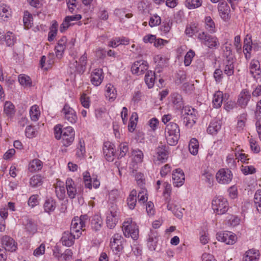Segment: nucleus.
<instances>
[{
    "instance_id": "obj_29",
    "label": "nucleus",
    "mask_w": 261,
    "mask_h": 261,
    "mask_svg": "<svg viewBox=\"0 0 261 261\" xmlns=\"http://www.w3.org/2000/svg\"><path fill=\"white\" fill-rule=\"evenodd\" d=\"M42 165V162L40 160L34 159L29 163L28 170L31 172H36L41 170Z\"/></svg>"
},
{
    "instance_id": "obj_59",
    "label": "nucleus",
    "mask_w": 261,
    "mask_h": 261,
    "mask_svg": "<svg viewBox=\"0 0 261 261\" xmlns=\"http://www.w3.org/2000/svg\"><path fill=\"white\" fill-rule=\"evenodd\" d=\"M172 25V21L170 20L163 22V25L161 27V31L165 34L168 33L171 28Z\"/></svg>"
},
{
    "instance_id": "obj_44",
    "label": "nucleus",
    "mask_w": 261,
    "mask_h": 261,
    "mask_svg": "<svg viewBox=\"0 0 261 261\" xmlns=\"http://www.w3.org/2000/svg\"><path fill=\"white\" fill-rule=\"evenodd\" d=\"M128 151V146L126 143H121L119 145V150L116 154L118 158L124 157Z\"/></svg>"
},
{
    "instance_id": "obj_36",
    "label": "nucleus",
    "mask_w": 261,
    "mask_h": 261,
    "mask_svg": "<svg viewBox=\"0 0 261 261\" xmlns=\"http://www.w3.org/2000/svg\"><path fill=\"white\" fill-rule=\"evenodd\" d=\"M23 223L25 226V229L30 233L33 234L37 231V225L31 219L25 218Z\"/></svg>"
},
{
    "instance_id": "obj_39",
    "label": "nucleus",
    "mask_w": 261,
    "mask_h": 261,
    "mask_svg": "<svg viewBox=\"0 0 261 261\" xmlns=\"http://www.w3.org/2000/svg\"><path fill=\"white\" fill-rule=\"evenodd\" d=\"M168 144L171 146L175 145L179 140L180 134H165Z\"/></svg>"
},
{
    "instance_id": "obj_14",
    "label": "nucleus",
    "mask_w": 261,
    "mask_h": 261,
    "mask_svg": "<svg viewBox=\"0 0 261 261\" xmlns=\"http://www.w3.org/2000/svg\"><path fill=\"white\" fill-rule=\"evenodd\" d=\"M158 233L156 231L150 230L147 237V245L151 251L155 250L158 242Z\"/></svg>"
},
{
    "instance_id": "obj_32",
    "label": "nucleus",
    "mask_w": 261,
    "mask_h": 261,
    "mask_svg": "<svg viewBox=\"0 0 261 261\" xmlns=\"http://www.w3.org/2000/svg\"><path fill=\"white\" fill-rule=\"evenodd\" d=\"M4 112L8 117H13L15 114V107L11 101H7L5 102Z\"/></svg>"
},
{
    "instance_id": "obj_33",
    "label": "nucleus",
    "mask_w": 261,
    "mask_h": 261,
    "mask_svg": "<svg viewBox=\"0 0 261 261\" xmlns=\"http://www.w3.org/2000/svg\"><path fill=\"white\" fill-rule=\"evenodd\" d=\"M116 90L111 84H108L106 86V96L109 100H114L116 97Z\"/></svg>"
},
{
    "instance_id": "obj_24",
    "label": "nucleus",
    "mask_w": 261,
    "mask_h": 261,
    "mask_svg": "<svg viewBox=\"0 0 261 261\" xmlns=\"http://www.w3.org/2000/svg\"><path fill=\"white\" fill-rule=\"evenodd\" d=\"M259 256L260 254L258 250L251 249L245 253L243 261H258Z\"/></svg>"
},
{
    "instance_id": "obj_34",
    "label": "nucleus",
    "mask_w": 261,
    "mask_h": 261,
    "mask_svg": "<svg viewBox=\"0 0 261 261\" xmlns=\"http://www.w3.org/2000/svg\"><path fill=\"white\" fill-rule=\"evenodd\" d=\"M155 79V73L151 70L147 71L145 76V82L149 88L153 87Z\"/></svg>"
},
{
    "instance_id": "obj_50",
    "label": "nucleus",
    "mask_w": 261,
    "mask_h": 261,
    "mask_svg": "<svg viewBox=\"0 0 261 261\" xmlns=\"http://www.w3.org/2000/svg\"><path fill=\"white\" fill-rule=\"evenodd\" d=\"M10 15V9L9 6L5 4L0 5V16L2 18H7Z\"/></svg>"
},
{
    "instance_id": "obj_43",
    "label": "nucleus",
    "mask_w": 261,
    "mask_h": 261,
    "mask_svg": "<svg viewBox=\"0 0 261 261\" xmlns=\"http://www.w3.org/2000/svg\"><path fill=\"white\" fill-rule=\"evenodd\" d=\"M248 36V35H247L246 37V38L244 39V54L246 55V58H247L246 54L250 53V51L251 50V48L252 47V45L253 44L252 43V40L251 39V37H249V38H247Z\"/></svg>"
},
{
    "instance_id": "obj_28",
    "label": "nucleus",
    "mask_w": 261,
    "mask_h": 261,
    "mask_svg": "<svg viewBox=\"0 0 261 261\" xmlns=\"http://www.w3.org/2000/svg\"><path fill=\"white\" fill-rule=\"evenodd\" d=\"M56 207V202L52 198H47L43 204V208L44 212L47 213H50L54 211Z\"/></svg>"
},
{
    "instance_id": "obj_41",
    "label": "nucleus",
    "mask_w": 261,
    "mask_h": 261,
    "mask_svg": "<svg viewBox=\"0 0 261 261\" xmlns=\"http://www.w3.org/2000/svg\"><path fill=\"white\" fill-rule=\"evenodd\" d=\"M30 115L32 121H36L38 120L40 113L39 107L37 105H34L31 108Z\"/></svg>"
},
{
    "instance_id": "obj_21",
    "label": "nucleus",
    "mask_w": 261,
    "mask_h": 261,
    "mask_svg": "<svg viewBox=\"0 0 261 261\" xmlns=\"http://www.w3.org/2000/svg\"><path fill=\"white\" fill-rule=\"evenodd\" d=\"M102 70L101 69H95L91 74V82L93 85L98 86L101 83L103 76Z\"/></svg>"
},
{
    "instance_id": "obj_26",
    "label": "nucleus",
    "mask_w": 261,
    "mask_h": 261,
    "mask_svg": "<svg viewBox=\"0 0 261 261\" xmlns=\"http://www.w3.org/2000/svg\"><path fill=\"white\" fill-rule=\"evenodd\" d=\"M224 72L227 76L232 75L234 73V65L233 58H229L224 60Z\"/></svg>"
},
{
    "instance_id": "obj_2",
    "label": "nucleus",
    "mask_w": 261,
    "mask_h": 261,
    "mask_svg": "<svg viewBox=\"0 0 261 261\" xmlns=\"http://www.w3.org/2000/svg\"><path fill=\"white\" fill-rule=\"evenodd\" d=\"M212 208L216 214L223 215L228 210L227 199L222 196L215 197L212 201Z\"/></svg>"
},
{
    "instance_id": "obj_48",
    "label": "nucleus",
    "mask_w": 261,
    "mask_h": 261,
    "mask_svg": "<svg viewBox=\"0 0 261 261\" xmlns=\"http://www.w3.org/2000/svg\"><path fill=\"white\" fill-rule=\"evenodd\" d=\"M254 205L258 212L261 213V189L258 190L254 195Z\"/></svg>"
},
{
    "instance_id": "obj_15",
    "label": "nucleus",
    "mask_w": 261,
    "mask_h": 261,
    "mask_svg": "<svg viewBox=\"0 0 261 261\" xmlns=\"http://www.w3.org/2000/svg\"><path fill=\"white\" fill-rule=\"evenodd\" d=\"M110 245L113 251H115L116 253L121 251L123 248L121 236L119 233L115 234L111 241Z\"/></svg>"
},
{
    "instance_id": "obj_9",
    "label": "nucleus",
    "mask_w": 261,
    "mask_h": 261,
    "mask_svg": "<svg viewBox=\"0 0 261 261\" xmlns=\"http://www.w3.org/2000/svg\"><path fill=\"white\" fill-rule=\"evenodd\" d=\"M87 57L85 53L79 59V61H74L73 63H70V67L74 72H76L79 73H83L86 69L87 65Z\"/></svg>"
},
{
    "instance_id": "obj_45",
    "label": "nucleus",
    "mask_w": 261,
    "mask_h": 261,
    "mask_svg": "<svg viewBox=\"0 0 261 261\" xmlns=\"http://www.w3.org/2000/svg\"><path fill=\"white\" fill-rule=\"evenodd\" d=\"M205 28L211 33L215 32V25L211 17L207 16L205 19Z\"/></svg>"
},
{
    "instance_id": "obj_22",
    "label": "nucleus",
    "mask_w": 261,
    "mask_h": 261,
    "mask_svg": "<svg viewBox=\"0 0 261 261\" xmlns=\"http://www.w3.org/2000/svg\"><path fill=\"white\" fill-rule=\"evenodd\" d=\"M250 73L253 77L258 80L260 78V64L257 60H252L250 64Z\"/></svg>"
},
{
    "instance_id": "obj_37",
    "label": "nucleus",
    "mask_w": 261,
    "mask_h": 261,
    "mask_svg": "<svg viewBox=\"0 0 261 261\" xmlns=\"http://www.w3.org/2000/svg\"><path fill=\"white\" fill-rule=\"evenodd\" d=\"M180 134V130L178 125L174 122H170L167 124L165 129V134Z\"/></svg>"
},
{
    "instance_id": "obj_12",
    "label": "nucleus",
    "mask_w": 261,
    "mask_h": 261,
    "mask_svg": "<svg viewBox=\"0 0 261 261\" xmlns=\"http://www.w3.org/2000/svg\"><path fill=\"white\" fill-rule=\"evenodd\" d=\"M118 219L116 207L112 206L107 215V226L110 229L114 228L118 222Z\"/></svg>"
},
{
    "instance_id": "obj_63",
    "label": "nucleus",
    "mask_w": 261,
    "mask_h": 261,
    "mask_svg": "<svg viewBox=\"0 0 261 261\" xmlns=\"http://www.w3.org/2000/svg\"><path fill=\"white\" fill-rule=\"evenodd\" d=\"M241 171L245 175H247L255 173L256 169L252 166H242Z\"/></svg>"
},
{
    "instance_id": "obj_11",
    "label": "nucleus",
    "mask_w": 261,
    "mask_h": 261,
    "mask_svg": "<svg viewBox=\"0 0 261 261\" xmlns=\"http://www.w3.org/2000/svg\"><path fill=\"white\" fill-rule=\"evenodd\" d=\"M65 120L70 123H74L77 120V117L74 110L71 108L69 105L65 104L62 110Z\"/></svg>"
},
{
    "instance_id": "obj_61",
    "label": "nucleus",
    "mask_w": 261,
    "mask_h": 261,
    "mask_svg": "<svg viewBox=\"0 0 261 261\" xmlns=\"http://www.w3.org/2000/svg\"><path fill=\"white\" fill-rule=\"evenodd\" d=\"M231 44L230 43H228V42H226L224 44V55L226 57V59H228L229 58H233L231 56Z\"/></svg>"
},
{
    "instance_id": "obj_27",
    "label": "nucleus",
    "mask_w": 261,
    "mask_h": 261,
    "mask_svg": "<svg viewBox=\"0 0 261 261\" xmlns=\"http://www.w3.org/2000/svg\"><path fill=\"white\" fill-rule=\"evenodd\" d=\"M172 102L176 109L181 110L185 107L181 96L177 93H174L172 95Z\"/></svg>"
},
{
    "instance_id": "obj_58",
    "label": "nucleus",
    "mask_w": 261,
    "mask_h": 261,
    "mask_svg": "<svg viewBox=\"0 0 261 261\" xmlns=\"http://www.w3.org/2000/svg\"><path fill=\"white\" fill-rule=\"evenodd\" d=\"M83 179L85 182V186L86 188L91 189L92 188L91 178L90 173L86 171L83 173Z\"/></svg>"
},
{
    "instance_id": "obj_1",
    "label": "nucleus",
    "mask_w": 261,
    "mask_h": 261,
    "mask_svg": "<svg viewBox=\"0 0 261 261\" xmlns=\"http://www.w3.org/2000/svg\"><path fill=\"white\" fill-rule=\"evenodd\" d=\"M181 119L186 126L191 128L196 123L198 113L196 109L189 106L181 109Z\"/></svg>"
},
{
    "instance_id": "obj_31",
    "label": "nucleus",
    "mask_w": 261,
    "mask_h": 261,
    "mask_svg": "<svg viewBox=\"0 0 261 261\" xmlns=\"http://www.w3.org/2000/svg\"><path fill=\"white\" fill-rule=\"evenodd\" d=\"M137 191L135 189L133 190L127 199V203L130 210L135 208L137 203Z\"/></svg>"
},
{
    "instance_id": "obj_16",
    "label": "nucleus",
    "mask_w": 261,
    "mask_h": 261,
    "mask_svg": "<svg viewBox=\"0 0 261 261\" xmlns=\"http://www.w3.org/2000/svg\"><path fill=\"white\" fill-rule=\"evenodd\" d=\"M251 98L250 92L247 89H243L238 96V104L242 108H245Z\"/></svg>"
},
{
    "instance_id": "obj_49",
    "label": "nucleus",
    "mask_w": 261,
    "mask_h": 261,
    "mask_svg": "<svg viewBox=\"0 0 261 261\" xmlns=\"http://www.w3.org/2000/svg\"><path fill=\"white\" fill-rule=\"evenodd\" d=\"M132 155L134 156V161L136 163H141L143 160V153L141 150L134 149L132 151Z\"/></svg>"
},
{
    "instance_id": "obj_62",
    "label": "nucleus",
    "mask_w": 261,
    "mask_h": 261,
    "mask_svg": "<svg viewBox=\"0 0 261 261\" xmlns=\"http://www.w3.org/2000/svg\"><path fill=\"white\" fill-rule=\"evenodd\" d=\"M161 22V19L160 16L157 15H153L150 18L149 21V25L151 27H154L155 25H159Z\"/></svg>"
},
{
    "instance_id": "obj_30",
    "label": "nucleus",
    "mask_w": 261,
    "mask_h": 261,
    "mask_svg": "<svg viewBox=\"0 0 261 261\" xmlns=\"http://www.w3.org/2000/svg\"><path fill=\"white\" fill-rule=\"evenodd\" d=\"M129 40L128 38L125 37H118L115 38L112 41L109 42L108 45L110 47L115 48L120 44L126 45L129 43Z\"/></svg>"
},
{
    "instance_id": "obj_51",
    "label": "nucleus",
    "mask_w": 261,
    "mask_h": 261,
    "mask_svg": "<svg viewBox=\"0 0 261 261\" xmlns=\"http://www.w3.org/2000/svg\"><path fill=\"white\" fill-rule=\"evenodd\" d=\"M202 179L204 180L209 186H212L213 182V174L207 170H204L202 173Z\"/></svg>"
},
{
    "instance_id": "obj_46",
    "label": "nucleus",
    "mask_w": 261,
    "mask_h": 261,
    "mask_svg": "<svg viewBox=\"0 0 261 261\" xmlns=\"http://www.w3.org/2000/svg\"><path fill=\"white\" fill-rule=\"evenodd\" d=\"M202 3V0H186L185 5L188 9H193L201 6Z\"/></svg>"
},
{
    "instance_id": "obj_47",
    "label": "nucleus",
    "mask_w": 261,
    "mask_h": 261,
    "mask_svg": "<svg viewBox=\"0 0 261 261\" xmlns=\"http://www.w3.org/2000/svg\"><path fill=\"white\" fill-rule=\"evenodd\" d=\"M5 40L8 46H12L16 41L15 35L11 32L7 33L5 37Z\"/></svg>"
},
{
    "instance_id": "obj_19",
    "label": "nucleus",
    "mask_w": 261,
    "mask_h": 261,
    "mask_svg": "<svg viewBox=\"0 0 261 261\" xmlns=\"http://www.w3.org/2000/svg\"><path fill=\"white\" fill-rule=\"evenodd\" d=\"M2 242L6 251L13 252L16 250L17 246L15 241L12 238L7 236H4Z\"/></svg>"
},
{
    "instance_id": "obj_8",
    "label": "nucleus",
    "mask_w": 261,
    "mask_h": 261,
    "mask_svg": "<svg viewBox=\"0 0 261 261\" xmlns=\"http://www.w3.org/2000/svg\"><path fill=\"white\" fill-rule=\"evenodd\" d=\"M75 132L71 126H67L63 129L62 142L64 146H68L71 144L74 139Z\"/></svg>"
},
{
    "instance_id": "obj_10",
    "label": "nucleus",
    "mask_w": 261,
    "mask_h": 261,
    "mask_svg": "<svg viewBox=\"0 0 261 261\" xmlns=\"http://www.w3.org/2000/svg\"><path fill=\"white\" fill-rule=\"evenodd\" d=\"M216 238L219 241L225 243L228 245L233 244L237 240L236 235L230 231L219 232L216 234Z\"/></svg>"
},
{
    "instance_id": "obj_42",
    "label": "nucleus",
    "mask_w": 261,
    "mask_h": 261,
    "mask_svg": "<svg viewBox=\"0 0 261 261\" xmlns=\"http://www.w3.org/2000/svg\"><path fill=\"white\" fill-rule=\"evenodd\" d=\"M42 178L41 175H35L33 176L30 180V185L33 188H36L42 184Z\"/></svg>"
},
{
    "instance_id": "obj_5",
    "label": "nucleus",
    "mask_w": 261,
    "mask_h": 261,
    "mask_svg": "<svg viewBox=\"0 0 261 261\" xmlns=\"http://www.w3.org/2000/svg\"><path fill=\"white\" fill-rule=\"evenodd\" d=\"M198 38L210 48H217L219 45L218 39L216 37L210 35L204 32L199 33Z\"/></svg>"
},
{
    "instance_id": "obj_6",
    "label": "nucleus",
    "mask_w": 261,
    "mask_h": 261,
    "mask_svg": "<svg viewBox=\"0 0 261 261\" xmlns=\"http://www.w3.org/2000/svg\"><path fill=\"white\" fill-rule=\"evenodd\" d=\"M167 148L168 147L166 145H161L155 149L153 156V161L155 163L157 162L164 163L167 160L169 155Z\"/></svg>"
},
{
    "instance_id": "obj_23",
    "label": "nucleus",
    "mask_w": 261,
    "mask_h": 261,
    "mask_svg": "<svg viewBox=\"0 0 261 261\" xmlns=\"http://www.w3.org/2000/svg\"><path fill=\"white\" fill-rule=\"evenodd\" d=\"M66 188L68 197L73 199L75 197L77 190L74 181L70 178H68L66 180Z\"/></svg>"
},
{
    "instance_id": "obj_56",
    "label": "nucleus",
    "mask_w": 261,
    "mask_h": 261,
    "mask_svg": "<svg viewBox=\"0 0 261 261\" xmlns=\"http://www.w3.org/2000/svg\"><path fill=\"white\" fill-rule=\"evenodd\" d=\"M23 20L25 28L29 29L32 27L33 17L31 14H24Z\"/></svg>"
},
{
    "instance_id": "obj_53",
    "label": "nucleus",
    "mask_w": 261,
    "mask_h": 261,
    "mask_svg": "<svg viewBox=\"0 0 261 261\" xmlns=\"http://www.w3.org/2000/svg\"><path fill=\"white\" fill-rule=\"evenodd\" d=\"M18 81L22 86H30L31 85V81L30 77L24 74H20L18 76Z\"/></svg>"
},
{
    "instance_id": "obj_20",
    "label": "nucleus",
    "mask_w": 261,
    "mask_h": 261,
    "mask_svg": "<svg viewBox=\"0 0 261 261\" xmlns=\"http://www.w3.org/2000/svg\"><path fill=\"white\" fill-rule=\"evenodd\" d=\"M76 238V236L75 234H73L70 231H66L63 233L61 242L63 245L70 247L73 244Z\"/></svg>"
},
{
    "instance_id": "obj_17",
    "label": "nucleus",
    "mask_w": 261,
    "mask_h": 261,
    "mask_svg": "<svg viewBox=\"0 0 261 261\" xmlns=\"http://www.w3.org/2000/svg\"><path fill=\"white\" fill-rule=\"evenodd\" d=\"M173 184L175 187L182 186L185 181V174L182 170L177 169L172 173Z\"/></svg>"
},
{
    "instance_id": "obj_64",
    "label": "nucleus",
    "mask_w": 261,
    "mask_h": 261,
    "mask_svg": "<svg viewBox=\"0 0 261 261\" xmlns=\"http://www.w3.org/2000/svg\"><path fill=\"white\" fill-rule=\"evenodd\" d=\"M250 148L254 153H258L260 151V147L255 140L251 138L249 140Z\"/></svg>"
},
{
    "instance_id": "obj_38",
    "label": "nucleus",
    "mask_w": 261,
    "mask_h": 261,
    "mask_svg": "<svg viewBox=\"0 0 261 261\" xmlns=\"http://www.w3.org/2000/svg\"><path fill=\"white\" fill-rule=\"evenodd\" d=\"M223 99V93L220 91H217L214 95L213 103L214 107L219 108L221 106Z\"/></svg>"
},
{
    "instance_id": "obj_40",
    "label": "nucleus",
    "mask_w": 261,
    "mask_h": 261,
    "mask_svg": "<svg viewBox=\"0 0 261 261\" xmlns=\"http://www.w3.org/2000/svg\"><path fill=\"white\" fill-rule=\"evenodd\" d=\"M199 143L198 140L195 138L191 139L189 144V150L193 155H196L198 152Z\"/></svg>"
},
{
    "instance_id": "obj_13",
    "label": "nucleus",
    "mask_w": 261,
    "mask_h": 261,
    "mask_svg": "<svg viewBox=\"0 0 261 261\" xmlns=\"http://www.w3.org/2000/svg\"><path fill=\"white\" fill-rule=\"evenodd\" d=\"M148 67V64L146 61H137L133 64L131 67V70L133 74L140 75L144 73V72L147 70Z\"/></svg>"
},
{
    "instance_id": "obj_52",
    "label": "nucleus",
    "mask_w": 261,
    "mask_h": 261,
    "mask_svg": "<svg viewBox=\"0 0 261 261\" xmlns=\"http://www.w3.org/2000/svg\"><path fill=\"white\" fill-rule=\"evenodd\" d=\"M137 120L138 117L137 114H133L130 118L129 122L128 125V129L129 132H132L135 130L136 127Z\"/></svg>"
},
{
    "instance_id": "obj_3",
    "label": "nucleus",
    "mask_w": 261,
    "mask_h": 261,
    "mask_svg": "<svg viewBox=\"0 0 261 261\" xmlns=\"http://www.w3.org/2000/svg\"><path fill=\"white\" fill-rule=\"evenodd\" d=\"M122 230L125 237H131L133 240H136L139 237L138 226L131 219L124 221L123 224Z\"/></svg>"
},
{
    "instance_id": "obj_7",
    "label": "nucleus",
    "mask_w": 261,
    "mask_h": 261,
    "mask_svg": "<svg viewBox=\"0 0 261 261\" xmlns=\"http://www.w3.org/2000/svg\"><path fill=\"white\" fill-rule=\"evenodd\" d=\"M216 178L220 184H228L232 179V174L230 170L223 168L217 172Z\"/></svg>"
},
{
    "instance_id": "obj_25",
    "label": "nucleus",
    "mask_w": 261,
    "mask_h": 261,
    "mask_svg": "<svg viewBox=\"0 0 261 261\" xmlns=\"http://www.w3.org/2000/svg\"><path fill=\"white\" fill-rule=\"evenodd\" d=\"M91 227L95 231L100 229L102 225V220L101 217L98 215H94L91 218Z\"/></svg>"
},
{
    "instance_id": "obj_60",
    "label": "nucleus",
    "mask_w": 261,
    "mask_h": 261,
    "mask_svg": "<svg viewBox=\"0 0 261 261\" xmlns=\"http://www.w3.org/2000/svg\"><path fill=\"white\" fill-rule=\"evenodd\" d=\"M194 55L195 53L192 50H190L187 52L185 55L184 60V63L186 66H189L191 64L192 58L194 57Z\"/></svg>"
},
{
    "instance_id": "obj_35",
    "label": "nucleus",
    "mask_w": 261,
    "mask_h": 261,
    "mask_svg": "<svg viewBox=\"0 0 261 261\" xmlns=\"http://www.w3.org/2000/svg\"><path fill=\"white\" fill-rule=\"evenodd\" d=\"M221 128V124L219 121H213L211 122L207 129V131L208 133L215 135L218 132Z\"/></svg>"
},
{
    "instance_id": "obj_4",
    "label": "nucleus",
    "mask_w": 261,
    "mask_h": 261,
    "mask_svg": "<svg viewBox=\"0 0 261 261\" xmlns=\"http://www.w3.org/2000/svg\"><path fill=\"white\" fill-rule=\"evenodd\" d=\"M87 215H82L79 218H74L72 220L71 224L70 232L76 236V238L80 237L81 232L80 230L85 227V223L88 220Z\"/></svg>"
},
{
    "instance_id": "obj_57",
    "label": "nucleus",
    "mask_w": 261,
    "mask_h": 261,
    "mask_svg": "<svg viewBox=\"0 0 261 261\" xmlns=\"http://www.w3.org/2000/svg\"><path fill=\"white\" fill-rule=\"evenodd\" d=\"M72 252L71 250L67 249L64 253L61 254L60 261H68L72 258Z\"/></svg>"
},
{
    "instance_id": "obj_18",
    "label": "nucleus",
    "mask_w": 261,
    "mask_h": 261,
    "mask_svg": "<svg viewBox=\"0 0 261 261\" xmlns=\"http://www.w3.org/2000/svg\"><path fill=\"white\" fill-rule=\"evenodd\" d=\"M114 146V144L110 142H106L104 143L103 152L106 159L109 162L113 161L115 155Z\"/></svg>"
},
{
    "instance_id": "obj_55",
    "label": "nucleus",
    "mask_w": 261,
    "mask_h": 261,
    "mask_svg": "<svg viewBox=\"0 0 261 261\" xmlns=\"http://www.w3.org/2000/svg\"><path fill=\"white\" fill-rule=\"evenodd\" d=\"M86 151L84 141L80 140L76 150V155L78 157H81L85 154Z\"/></svg>"
},
{
    "instance_id": "obj_54",
    "label": "nucleus",
    "mask_w": 261,
    "mask_h": 261,
    "mask_svg": "<svg viewBox=\"0 0 261 261\" xmlns=\"http://www.w3.org/2000/svg\"><path fill=\"white\" fill-rule=\"evenodd\" d=\"M168 199H166L167 205V208L169 211H171L178 218H181L182 217V212L180 211H179L178 213L177 211H175V208L177 207L176 205H173L172 204L170 203L169 201H167Z\"/></svg>"
}]
</instances>
